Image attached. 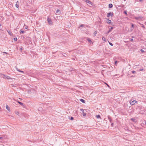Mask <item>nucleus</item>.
<instances>
[{"label":"nucleus","mask_w":146,"mask_h":146,"mask_svg":"<svg viewBox=\"0 0 146 146\" xmlns=\"http://www.w3.org/2000/svg\"><path fill=\"white\" fill-rule=\"evenodd\" d=\"M137 101L135 100H133L132 101V100H131L129 101V102L130 103V104L131 105H133L134 104H135L137 102Z\"/></svg>","instance_id":"obj_1"},{"label":"nucleus","mask_w":146,"mask_h":146,"mask_svg":"<svg viewBox=\"0 0 146 146\" xmlns=\"http://www.w3.org/2000/svg\"><path fill=\"white\" fill-rule=\"evenodd\" d=\"M1 75H3V77H2L3 78L5 79H7L9 80V79H11V78L9 76H7L6 75L3 74H1Z\"/></svg>","instance_id":"obj_2"},{"label":"nucleus","mask_w":146,"mask_h":146,"mask_svg":"<svg viewBox=\"0 0 146 146\" xmlns=\"http://www.w3.org/2000/svg\"><path fill=\"white\" fill-rule=\"evenodd\" d=\"M85 2L87 3H88L89 5H92V2L89 0H86Z\"/></svg>","instance_id":"obj_3"},{"label":"nucleus","mask_w":146,"mask_h":146,"mask_svg":"<svg viewBox=\"0 0 146 146\" xmlns=\"http://www.w3.org/2000/svg\"><path fill=\"white\" fill-rule=\"evenodd\" d=\"M47 20L48 22L50 24H52V22L51 20V19L49 18L47 19Z\"/></svg>","instance_id":"obj_4"},{"label":"nucleus","mask_w":146,"mask_h":146,"mask_svg":"<svg viewBox=\"0 0 146 146\" xmlns=\"http://www.w3.org/2000/svg\"><path fill=\"white\" fill-rule=\"evenodd\" d=\"M142 18L141 16H140L138 17H135V19L137 20H139L140 19H141Z\"/></svg>","instance_id":"obj_5"},{"label":"nucleus","mask_w":146,"mask_h":146,"mask_svg":"<svg viewBox=\"0 0 146 146\" xmlns=\"http://www.w3.org/2000/svg\"><path fill=\"white\" fill-rule=\"evenodd\" d=\"M112 15H113V13H112L111 12H110L108 13L107 17H109L110 16Z\"/></svg>","instance_id":"obj_6"},{"label":"nucleus","mask_w":146,"mask_h":146,"mask_svg":"<svg viewBox=\"0 0 146 146\" xmlns=\"http://www.w3.org/2000/svg\"><path fill=\"white\" fill-rule=\"evenodd\" d=\"M7 32H8L9 34L10 35H12V33L9 30H7Z\"/></svg>","instance_id":"obj_7"},{"label":"nucleus","mask_w":146,"mask_h":146,"mask_svg":"<svg viewBox=\"0 0 146 146\" xmlns=\"http://www.w3.org/2000/svg\"><path fill=\"white\" fill-rule=\"evenodd\" d=\"M16 69L17 70L20 72H22V73H24V72L22 71H21V70H20L18 68H16Z\"/></svg>","instance_id":"obj_8"},{"label":"nucleus","mask_w":146,"mask_h":146,"mask_svg":"<svg viewBox=\"0 0 146 146\" xmlns=\"http://www.w3.org/2000/svg\"><path fill=\"white\" fill-rule=\"evenodd\" d=\"M113 7V5L111 4L110 3L109 4V7L110 8H111Z\"/></svg>","instance_id":"obj_9"},{"label":"nucleus","mask_w":146,"mask_h":146,"mask_svg":"<svg viewBox=\"0 0 146 146\" xmlns=\"http://www.w3.org/2000/svg\"><path fill=\"white\" fill-rule=\"evenodd\" d=\"M17 102L19 103L20 104L21 106H23V104L21 102H20L19 101H17Z\"/></svg>","instance_id":"obj_10"},{"label":"nucleus","mask_w":146,"mask_h":146,"mask_svg":"<svg viewBox=\"0 0 146 146\" xmlns=\"http://www.w3.org/2000/svg\"><path fill=\"white\" fill-rule=\"evenodd\" d=\"M80 100L81 102H82V103H85V101L84 100H83L82 99H80Z\"/></svg>","instance_id":"obj_11"},{"label":"nucleus","mask_w":146,"mask_h":146,"mask_svg":"<svg viewBox=\"0 0 146 146\" xmlns=\"http://www.w3.org/2000/svg\"><path fill=\"white\" fill-rule=\"evenodd\" d=\"M11 86L12 87H16L17 86V84H11Z\"/></svg>","instance_id":"obj_12"},{"label":"nucleus","mask_w":146,"mask_h":146,"mask_svg":"<svg viewBox=\"0 0 146 146\" xmlns=\"http://www.w3.org/2000/svg\"><path fill=\"white\" fill-rule=\"evenodd\" d=\"M6 109L8 110L9 111L10 110L9 108V106L7 105L6 106Z\"/></svg>","instance_id":"obj_13"},{"label":"nucleus","mask_w":146,"mask_h":146,"mask_svg":"<svg viewBox=\"0 0 146 146\" xmlns=\"http://www.w3.org/2000/svg\"><path fill=\"white\" fill-rule=\"evenodd\" d=\"M87 40H88V41L90 42V43H91L92 42V41H91V40L90 39V38H88L87 39Z\"/></svg>","instance_id":"obj_14"},{"label":"nucleus","mask_w":146,"mask_h":146,"mask_svg":"<svg viewBox=\"0 0 146 146\" xmlns=\"http://www.w3.org/2000/svg\"><path fill=\"white\" fill-rule=\"evenodd\" d=\"M25 33V32L24 31H20V34H23Z\"/></svg>","instance_id":"obj_15"},{"label":"nucleus","mask_w":146,"mask_h":146,"mask_svg":"<svg viewBox=\"0 0 146 146\" xmlns=\"http://www.w3.org/2000/svg\"><path fill=\"white\" fill-rule=\"evenodd\" d=\"M108 119H109V121H110V122H111V119L109 116H108Z\"/></svg>","instance_id":"obj_16"},{"label":"nucleus","mask_w":146,"mask_h":146,"mask_svg":"<svg viewBox=\"0 0 146 146\" xmlns=\"http://www.w3.org/2000/svg\"><path fill=\"white\" fill-rule=\"evenodd\" d=\"M96 117L97 118H100V116L99 115H96Z\"/></svg>","instance_id":"obj_17"},{"label":"nucleus","mask_w":146,"mask_h":146,"mask_svg":"<svg viewBox=\"0 0 146 146\" xmlns=\"http://www.w3.org/2000/svg\"><path fill=\"white\" fill-rule=\"evenodd\" d=\"M113 29V27H111L109 31L108 32V33L110 32V31H111V30L112 29Z\"/></svg>","instance_id":"obj_18"},{"label":"nucleus","mask_w":146,"mask_h":146,"mask_svg":"<svg viewBox=\"0 0 146 146\" xmlns=\"http://www.w3.org/2000/svg\"><path fill=\"white\" fill-rule=\"evenodd\" d=\"M102 39L103 41H106V39L104 37H102Z\"/></svg>","instance_id":"obj_19"},{"label":"nucleus","mask_w":146,"mask_h":146,"mask_svg":"<svg viewBox=\"0 0 146 146\" xmlns=\"http://www.w3.org/2000/svg\"><path fill=\"white\" fill-rule=\"evenodd\" d=\"M85 25H83V24H82L80 25V27H79V28H80V27H84L85 26Z\"/></svg>","instance_id":"obj_20"},{"label":"nucleus","mask_w":146,"mask_h":146,"mask_svg":"<svg viewBox=\"0 0 146 146\" xmlns=\"http://www.w3.org/2000/svg\"><path fill=\"white\" fill-rule=\"evenodd\" d=\"M86 114L85 113H84V111H83V115L84 116H85L86 115Z\"/></svg>","instance_id":"obj_21"},{"label":"nucleus","mask_w":146,"mask_h":146,"mask_svg":"<svg viewBox=\"0 0 146 146\" xmlns=\"http://www.w3.org/2000/svg\"><path fill=\"white\" fill-rule=\"evenodd\" d=\"M131 120L133 121L134 122H135V121L136 120L135 119H133V118H131Z\"/></svg>","instance_id":"obj_22"},{"label":"nucleus","mask_w":146,"mask_h":146,"mask_svg":"<svg viewBox=\"0 0 146 146\" xmlns=\"http://www.w3.org/2000/svg\"><path fill=\"white\" fill-rule=\"evenodd\" d=\"M15 6H16V7L17 8H18L19 7V5L17 4V3H16L15 4Z\"/></svg>","instance_id":"obj_23"},{"label":"nucleus","mask_w":146,"mask_h":146,"mask_svg":"<svg viewBox=\"0 0 146 146\" xmlns=\"http://www.w3.org/2000/svg\"><path fill=\"white\" fill-rule=\"evenodd\" d=\"M132 73L134 74L136 73V72L134 70H133L131 71Z\"/></svg>","instance_id":"obj_24"},{"label":"nucleus","mask_w":146,"mask_h":146,"mask_svg":"<svg viewBox=\"0 0 146 146\" xmlns=\"http://www.w3.org/2000/svg\"><path fill=\"white\" fill-rule=\"evenodd\" d=\"M124 13L126 15H127V11H124Z\"/></svg>","instance_id":"obj_25"},{"label":"nucleus","mask_w":146,"mask_h":146,"mask_svg":"<svg viewBox=\"0 0 146 146\" xmlns=\"http://www.w3.org/2000/svg\"><path fill=\"white\" fill-rule=\"evenodd\" d=\"M109 42V44H110V45H111V46H112L113 45V44L111 43L110 42Z\"/></svg>","instance_id":"obj_26"},{"label":"nucleus","mask_w":146,"mask_h":146,"mask_svg":"<svg viewBox=\"0 0 146 146\" xmlns=\"http://www.w3.org/2000/svg\"><path fill=\"white\" fill-rule=\"evenodd\" d=\"M131 27L133 28L134 27V25L132 23H131Z\"/></svg>","instance_id":"obj_27"},{"label":"nucleus","mask_w":146,"mask_h":146,"mask_svg":"<svg viewBox=\"0 0 146 146\" xmlns=\"http://www.w3.org/2000/svg\"><path fill=\"white\" fill-rule=\"evenodd\" d=\"M24 27L25 28V29H27V28H28V27L27 26H24Z\"/></svg>","instance_id":"obj_28"},{"label":"nucleus","mask_w":146,"mask_h":146,"mask_svg":"<svg viewBox=\"0 0 146 146\" xmlns=\"http://www.w3.org/2000/svg\"><path fill=\"white\" fill-rule=\"evenodd\" d=\"M97 32L96 31H95L94 33V34L95 35H96V34H97Z\"/></svg>","instance_id":"obj_29"},{"label":"nucleus","mask_w":146,"mask_h":146,"mask_svg":"<svg viewBox=\"0 0 146 146\" xmlns=\"http://www.w3.org/2000/svg\"><path fill=\"white\" fill-rule=\"evenodd\" d=\"M14 40L15 41H17V38H14Z\"/></svg>","instance_id":"obj_30"},{"label":"nucleus","mask_w":146,"mask_h":146,"mask_svg":"<svg viewBox=\"0 0 146 146\" xmlns=\"http://www.w3.org/2000/svg\"><path fill=\"white\" fill-rule=\"evenodd\" d=\"M111 22V21L110 20H108V23H110Z\"/></svg>","instance_id":"obj_31"},{"label":"nucleus","mask_w":146,"mask_h":146,"mask_svg":"<svg viewBox=\"0 0 146 146\" xmlns=\"http://www.w3.org/2000/svg\"><path fill=\"white\" fill-rule=\"evenodd\" d=\"M60 11V10L58 9L56 11V13H58V12Z\"/></svg>","instance_id":"obj_32"},{"label":"nucleus","mask_w":146,"mask_h":146,"mask_svg":"<svg viewBox=\"0 0 146 146\" xmlns=\"http://www.w3.org/2000/svg\"><path fill=\"white\" fill-rule=\"evenodd\" d=\"M142 27L144 29H145V27L144 25H142Z\"/></svg>","instance_id":"obj_33"},{"label":"nucleus","mask_w":146,"mask_h":146,"mask_svg":"<svg viewBox=\"0 0 146 146\" xmlns=\"http://www.w3.org/2000/svg\"><path fill=\"white\" fill-rule=\"evenodd\" d=\"M142 52H144V51L143 49H141L140 50Z\"/></svg>","instance_id":"obj_34"},{"label":"nucleus","mask_w":146,"mask_h":146,"mask_svg":"<svg viewBox=\"0 0 146 146\" xmlns=\"http://www.w3.org/2000/svg\"><path fill=\"white\" fill-rule=\"evenodd\" d=\"M70 119L71 120H73L74 119L73 117H71Z\"/></svg>","instance_id":"obj_35"},{"label":"nucleus","mask_w":146,"mask_h":146,"mask_svg":"<svg viewBox=\"0 0 146 146\" xmlns=\"http://www.w3.org/2000/svg\"><path fill=\"white\" fill-rule=\"evenodd\" d=\"M130 41H133V39H132V38H131L130 39Z\"/></svg>","instance_id":"obj_36"},{"label":"nucleus","mask_w":146,"mask_h":146,"mask_svg":"<svg viewBox=\"0 0 146 146\" xmlns=\"http://www.w3.org/2000/svg\"><path fill=\"white\" fill-rule=\"evenodd\" d=\"M117 63V61H115V65Z\"/></svg>","instance_id":"obj_37"},{"label":"nucleus","mask_w":146,"mask_h":146,"mask_svg":"<svg viewBox=\"0 0 146 146\" xmlns=\"http://www.w3.org/2000/svg\"><path fill=\"white\" fill-rule=\"evenodd\" d=\"M143 70V69H140V70L141 71H142Z\"/></svg>","instance_id":"obj_38"},{"label":"nucleus","mask_w":146,"mask_h":146,"mask_svg":"<svg viewBox=\"0 0 146 146\" xmlns=\"http://www.w3.org/2000/svg\"><path fill=\"white\" fill-rule=\"evenodd\" d=\"M80 110L82 111V112L84 111V110L83 109H81Z\"/></svg>","instance_id":"obj_39"},{"label":"nucleus","mask_w":146,"mask_h":146,"mask_svg":"<svg viewBox=\"0 0 146 146\" xmlns=\"http://www.w3.org/2000/svg\"><path fill=\"white\" fill-rule=\"evenodd\" d=\"M113 123H112L111 124V125L112 126H113Z\"/></svg>","instance_id":"obj_40"},{"label":"nucleus","mask_w":146,"mask_h":146,"mask_svg":"<svg viewBox=\"0 0 146 146\" xmlns=\"http://www.w3.org/2000/svg\"><path fill=\"white\" fill-rule=\"evenodd\" d=\"M3 137H0V139H3Z\"/></svg>","instance_id":"obj_41"},{"label":"nucleus","mask_w":146,"mask_h":146,"mask_svg":"<svg viewBox=\"0 0 146 146\" xmlns=\"http://www.w3.org/2000/svg\"><path fill=\"white\" fill-rule=\"evenodd\" d=\"M140 2H141L143 1V0H139Z\"/></svg>","instance_id":"obj_42"},{"label":"nucleus","mask_w":146,"mask_h":146,"mask_svg":"<svg viewBox=\"0 0 146 146\" xmlns=\"http://www.w3.org/2000/svg\"><path fill=\"white\" fill-rule=\"evenodd\" d=\"M106 84V85H107V86L108 87H109V85H108V84Z\"/></svg>","instance_id":"obj_43"},{"label":"nucleus","mask_w":146,"mask_h":146,"mask_svg":"<svg viewBox=\"0 0 146 146\" xmlns=\"http://www.w3.org/2000/svg\"><path fill=\"white\" fill-rule=\"evenodd\" d=\"M145 125H146V121H145Z\"/></svg>","instance_id":"obj_44"},{"label":"nucleus","mask_w":146,"mask_h":146,"mask_svg":"<svg viewBox=\"0 0 146 146\" xmlns=\"http://www.w3.org/2000/svg\"><path fill=\"white\" fill-rule=\"evenodd\" d=\"M3 53H6V54H7V52H3Z\"/></svg>","instance_id":"obj_45"},{"label":"nucleus","mask_w":146,"mask_h":146,"mask_svg":"<svg viewBox=\"0 0 146 146\" xmlns=\"http://www.w3.org/2000/svg\"><path fill=\"white\" fill-rule=\"evenodd\" d=\"M20 50H22V48H21L20 49Z\"/></svg>","instance_id":"obj_46"},{"label":"nucleus","mask_w":146,"mask_h":146,"mask_svg":"<svg viewBox=\"0 0 146 146\" xmlns=\"http://www.w3.org/2000/svg\"><path fill=\"white\" fill-rule=\"evenodd\" d=\"M17 113H18V112L16 114H18Z\"/></svg>","instance_id":"obj_47"},{"label":"nucleus","mask_w":146,"mask_h":146,"mask_svg":"<svg viewBox=\"0 0 146 146\" xmlns=\"http://www.w3.org/2000/svg\"><path fill=\"white\" fill-rule=\"evenodd\" d=\"M17 113H18V112L16 114H18Z\"/></svg>","instance_id":"obj_48"},{"label":"nucleus","mask_w":146,"mask_h":146,"mask_svg":"<svg viewBox=\"0 0 146 146\" xmlns=\"http://www.w3.org/2000/svg\"><path fill=\"white\" fill-rule=\"evenodd\" d=\"M17 113H18V112L16 114H18Z\"/></svg>","instance_id":"obj_49"},{"label":"nucleus","mask_w":146,"mask_h":146,"mask_svg":"<svg viewBox=\"0 0 146 146\" xmlns=\"http://www.w3.org/2000/svg\"><path fill=\"white\" fill-rule=\"evenodd\" d=\"M63 55L64 56H65V55Z\"/></svg>","instance_id":"obj_50"},{"label":"nucleus","mask_w":146,"mask_h":146,"mask_svg":"<svg viewBox=\"0 0 146 146\" xmlns=\"http://www.w3.org/2000/svg\"><path fill=\"white\" fill-rule=\"evenodd\" d=\"M1 107H0V109H1Z\"/></svg>","instance_id":"obj_51"}]
</instances>
